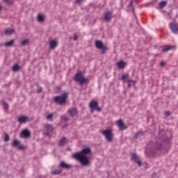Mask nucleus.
I'll list each match as a JSON object with an SVG mask.
<instances>
[{
    "mask_svg": "<svg viewBox=\"0 0 178 178\" xmlns=\"http://www.w3.org/2000/svg\"><path fill=\"white\" fill-rule=\"evenodd\" d=\"M72 158L79 161L83 166H90V165H91V162H90L88 157H87V156L81 155L80 153H74L72 154Z\"/></svg>",
    "mask_w": 178,
    "mask_h": 178,
    "instance_id": "obj_1",
    "label": "nucleus"
},
{
    "mask_svg": "<svg viewBox=\"0 0 178 178\" xmlns=\"http://www.w3.org/2000/svg\"><path fill=\"white\" fill-rule=\"evenodd\" d=\"M74 81L76 83H79L81 86H83V84H88V79L84 77L83 72H78L75 74L74 77Z\"/></svg>",
    "mask_w": 178,
    "mask_h": 178,
    "instance_id": "obj_2",
    "label": "nucleus"
},
{
    "mask_svg": "<svg viewBox=\"0 0 178 178\" xmlns=\"http://www.w3.org/2000/svg\"><path fill=\"white\" fill-rule=\"evenodd\" d=\"M69 95L67 92H64L60 96H56L54 97V102L58 104V105H66V101L67 100V97Z\"/></svg>",
    "mask_w": 178,
    "mask_h": 178,
    "instance_id": "obj_3",
    "label": "nucleus"
},
{
    "mask_svg": "<svg viewBox=\"0 0 178 178\" xmlns=\"http://www.w3.org/2000/svg\"><path fill=\"white\" fill-rule=\"evenodd\" d=\"M102 134L104 136L106 140L109 143H112V141H113V137H115V135H113V133L111 129L103 130Z\"/></svg>",
    "mask_w": 178,
    "mask_h": 178,
    "instance_id": "obj_4",
    "label": "nucleus"
},
{
    "mask_svg": "<svg viewBox=\"0 0 178 178\" xmlns=\"http://www.w3.org/2000/svg\"><path fill=\"white\" fill-rule=\"evenodd\" d=\"M89 108H90V112H94V109L95 111H97V112H101L102 109L99 107H98V102L92 101L89 104Z\"/></svg>",
    "mask_w": 178,
    "mask_h": 178,
    "instance_id": "obj_5",
    "label": "nucleus"
},
{
    "mask_svg": "<svg viewBox=\"0 0 178 178\" xmlns=\"http://www.w3.org/2000/svg\"><path fill=\"white\" fill-rule=\"evenodd\" d=\"M95 46L98 49H102V54H105V51H108V48L104 46V43L102 41L96 40Z\"/></svg>",
    "mask_w": 178,
    "mask_h": 178,
    "instance_id": "obj_6",
    "label": "nucleus"
},
{
    "mask_svg": "<svg viewBox=\"0 0 178 178\" xmlns=\"http://www.w3.org/2000/svg\"><path fill=\"white\" fill-rule=\"evenodd\" d=\"M116 124L119 130H121V131L126 130L128 127L127 125L124 124V122H123V120L122 119H120L118 121H116Z\"/></svg>",
    "mask_w": 178,
    "mask_h": 178,
    "instance_id": "obj_7",
    "label": "nucleus"
},
{
    "mask_svg": "<svg viewBox=\"0 0 178 178\" xmlns=\"http://www.w3.org/2000/svg\"><path fill=\"white\" fill-rule=\"evenodd\" d=\"M170 29L173 34H178V24L171 22L169 24Z\"/></svg>",
    "mask_w": 178,
    "mask_h": 178,
    "instance_id": "obj_8",
    "label": "nucleus"
},
{
    "mask_svg": "<svg viewBox=\"0 0 178 178\" xmlns=\"http://www.w3.org/2000/svg\"><path fill=\"white\" fill-rule=\"evenodd\" d=\"M131 159L134 162H136V163H138V166H141L143 165V163L140 161V157L136 153L131 154Z\"/></svg>",
    "mask_w": 178,
    "mask_h": 178,
    "instance_id": "obj_9",
    "label": "nucleus"
},
{
    "mask_svg": "<svg viewBox=\"0 0 178 178\" xmlns=\"http://www.w3.org/2000/svg\"><path fill=\"white\" fill-rule=\"evenodd\" d=\"M44 129L46 130L44 132V136H49L51 133H52L54 130V127L51 124H45Z\"/></svg>",
    "mask_w": 178,
    "mask_h": 178,
    "instance_id": "obj_10",
    "label": "nucleus"
},
{
    "mask_svg": "<svg viewBox=\"0 0 178 178\" xmlns=\"http://www.w3.org/2000/svg\"><path fill=\"white\" fill-rule=\"evenodd\" d=\"M121 79L123 81V83H127L129 86H130L131 83L134 84V81L129 80V74H123Z\"/></svg>",
    "mask_w": 178,
    "mask_h": 178,
    "instance_id": "obj_11",
    "label": "nucleus"
},
{
    "mask_svg": "<svg viewBox=\"0 0 178 178\" xmlns=\"http://www.w3.org/2000/svg\"><path fill=\"white\" fill-rule=\"evenodd\" d=\"M176 50V46L172 45V46H165L163 49H162V52H169V51H175Z\"/></svg>",
    "mask_w": 178,
    "mask_h": 178,
    "instance_id": "obj_12",
    "label": "nucleus"
},
{
    "mask_svg": "<svg viewBox=\"0 0 178 178\" xmlns=\"http://www.w3.org/2000/svg\"><path fill=\"white\" fill-rule=\"evenodd\" d=\"M91 152V149L90 147H86L85 149H83L81 152H76V154H80L81 155H88V154H90Z\"/></svg>",
    "mask_w": 178,
    "mask_h": 178,
    "instance_id": "obj_13",
    "label": "nucleus"
},
{
    "mask_svg": "<svg viewBox=\"0 0 178 178\" xmlns=\"http://www.w3.org/2000/svg\"><path fill=\"white\" fill-rule=\"evenodd\" d=\"M112 12L111 11H108L106 12L104 14V20H106V22H109L111 20V19H112Z\"/></svg>",
    "mask_w": 178,
    "mask_h": 178,
    "instance_id": "obj_14",
    "label": "nucleus"
},
{
    "mask_svg": "<svg viewBox=\"0 0 178 178\" xmlns=\"http://www.w3.org/2000/svg\"><path fill=\"white\" fill-rule=\"evenodd\" d=\"M29 117L25 115H22L18 118V122L19 123H21V124L26 123L27 122H29Z\"/></svg>",
    "mask_w": 178,
    "mask_h": 178,
    "instance_id": "obj_15",
    "label": "nucleus"
},
{
    "mask_svg": "<svg viewBox=\"0 0 178 178\" xmlns=\"http://www.w3.org/2000/svg\"><path fill=\"white\" fill-rule=\"evenodd\" d=\"M21 137H24L25 138H28V137H30V131L27 129H24L21 134Z\"/></svg>",
    "mask_w": 178,
    "mask_h": 178,
    "instance_id": "obj_16",
    "label": "nucleus"
},
{
    "mask_svg": "<svg viewBox=\"0 0 178 178\" xmlns=\"http://www.w3.org/2000/svg\"><path fill=\"white\" fill-rule=\"evenodd\" d=\"M68 113H70L71 116H76L78 113L77 108H70L68 110Z\"/></svg>",
    "mask_w": 178,
    "mask_h": 178,
    "instance_id": "obj_17",
    "label": "nucleus"
},
{
    "mask_svg": "<svg viewBox=\"0 0 178 178\" xmlns=\"http://www.w3.org/2000/svg\"><path fill=\"white\" fill-rule=\"evenodd\" d=\"M58 47V41L56 40H51L49 42V47L50 49H55Z\"/></svg>",
    "mask_w": 178,
    "mask_h": 178,
    "instance_id": "obj_18",
    "label": "nucleus"
},
{
    "mask_svg": "<svg viewBox=\"0 0 178 178\" xmlns=\"http://www.w3.org/2000/svg\"><path fill=\"white\" fill-rule=\"evenodd\" d=\"M60 167L63 169H70L72 168V165L65 163V161H62L60 163Z\"/></svg>",
    "mask_w": 178,
    "mask_h": 178,
    "instance_id": "obj_19",
    "label": "nucleus"
},
{
    "mask_svg": "<svg viewBox=\"0 0 178 178\" xmlns=\"http://www.w3.org/2000/svg\"><path fill=\"white\" fill-rule=\"evenodd\" d=\"M117 66L118 69H124V67H126V63H124V61H119L117 63Z\"/></svg>",
    "mask_w": 178,
    "mask_h": 178,
    "instance_id": "obj_20",
    "label": "nucleus"
},
{
    "mask_svg": "<svg viewBox=\"0 0 178 178\" xmlns=\"http://www.w3.org/2000/svg\"><path fill=\"white\" fill-rule=\"evenodd\" d=\"M13 44H15V40H11L10 42H6L4 44V47H6L7 48H9L10 47H13Z\"/></svg>",
    "mask_w": 178,
    "mask_h": 178,
    "instance_id": "obj_21",
    "label": "nucleus"
},
{
    "mask_svg": "<svg viewBox=\"0 0 178 178\" xmlns=\"http://www.w3.org/2000/svg\"><path fill=\"white\" fill-rule=\"evenodd\" d=\"M5 34H6V35H12V34H15V29H6L5 31Z\"/></svg>",
    "mask_w": 178,
    "mask_h": 178,
    "instance_id": "obj_22",
    "label": "nucleus"
},
{
    "mask_svg": "<svg viewBox=\"0 0 178 178\" xmlns=\"http://www.w3.org/2000/svg\"><path fill=\"white\" fill-rule=\"evenodd\" d=\"M67 138H63L60 140V145H61L62 147H63V145H66V144H67Z\"/></svg>",
    "mask_w": 178,
    "mask_h": 178,
    "instance_id": "obj_23",
    "label": "nucleus"
},
{
    "mask_svg": "<svg viewBox=\"0 0 178 178\" xmlns=\"http://www.w3.org/2000/svg\"><path fill=\"white\" fill-rule=\"evenodd\" d=\"M29 43H30V40L26 39V40H22V41L21 42V45H22V47H24V46H26V45H29Z\"/></svg>",
    "mask_w": 178,
    "mask_h": 178,
    "instance_id": "obj_24",
    "label": "nucleus"
},
{
    "mask_svg": "<svg viewBox=\"0 0 178 178\" xmlns=\"http://www.w3.org/2000/svg\"><path fill=\"white\" fill-rule=\"evenodd\" d=\"M162 148V145L161 143H156L154 144V150L159 151V149H161Z\"/></svg>",
    "mask_w": 178,
    "mask_h": 178,
    "instance_id": "obj_25",
    "label": "nucleus"
},
{
    "mask_svg": "<svg viewBox=\"0 0 178 178\" xmlns=\"http://www.w3.org/2000/svg\"><path fill=\"white\" fill-rule=\"evenodd\" d=\"M13 72H19V70H20V65H15L13 67Z\"/></svg>",
    "mask_w": 178,
    "mask_h": 178,
    "instance_id": "obj_26",
    "label": "nucleus"
},
{
    "mask_svg": "<svg viewBox=\"0 0 178 178\" xmlns=\"http://www.w3.org/2000/svg\"><path fill=\"white\" fill-rule=\"evenodd\" d=\"M159 6L161 9H163L166 6V1H161L159 3Z\"/></svg>",
    "mask_w": 178,
    "mask_h": 178,
    "instance_id": "obj_27",
    "label": "nucleus"
},
{
    "mask_svg": "<svg viewBox=\"0 0 178 178\" xmlns=\"http://www.w3.org/2000/svg\"><path fill=\"white\" fill-rule=\"evenodd\" d=\"M19 145H20V141L17 140H14L13 143V147H19Z\"/></svg>",
    "mask_w": 178,
    "mask_h": 178,
    "instance_id": "obj_28",
    "label": "nucleus"
},
{
    "mask_svg": "<svg viewBox=\"0 0 178 178\" xmlns=\"http://www.w3.org/2000/svg\"><path fill=\"white\" fill-rule=\"evenodd\" d=\"M52 175H54V176H56L58 175H60V173H62V170H56L54 171H52L51 172Z\"/></svg>",
    "mask_w": 178,
    "mask_h": 178,
    "instance_id": "obj_29",
    "label": "nucleus"
},
{
    "mask_svg": "<svg viewBox=\"0 0 178 178\" xmlns=\"http://www.w3.org/2000/svg\"><path fill=\"white\" fill-rule=\"evenodd\" d=\"M38 22H40V23L44 22V16L39 15L38 17Z\"/></svg>",
    "mask_w": 178,
    "mask_h": 178,
    "instance_id": "obj_30",
    "label": "nucleus"
},
{
    "mask_svg": "<svg viewBox=\"0 0 178 178\" xmlns=\"http://www.w3.org/2000/svg\"><path fill=\"white\" fill-rule=\"evenodd\" d=\"M52 118H54V114L52 113H50V114H48L46 119L47 120H51V119H52Z\"/></svg>",
    "mask_w": 178,
    "mask_h": 178,
    "instance_id": "obj_31",
    "label": "nucleus"
},
{
    "mask_svg": "<svg viewBox=\"0 0 178 178\" xmlns=\"http://www.w3.org/2000/svg\"><path fill=\"white\" fill-rule=\"evenodd\" d=\"M3 106L4 109H6V110L9 109V104H8V103L4 102L3 104Z\"/></svg>",
    "mask_w": 178,
    "mask_h": 178,
    "instance_id": "obj_32",
    "label": "nucleus"
},
{
    "mask_svg": "<svg viewBox=\"0 0 178 178\" xmlns=\"http://www.w3.org/2000/svg\"><path fill=\"white\" fill-rule=\"evenodd\" d=\"M61 120H65V122H67L69 120V118L66 115L61 116Z\"/></svg>",
    "mask_w": 178,
    "mask_h": 178,
    "instance_id": "obj_33",
    "label": "nucleus"
},
{
    "mask_svg": "<svg viewBox=\"0 0 178 178\" xmlns=\"http://www.w3.org/2000/svg\"><path fill=\"white\" fill-rule=\"evenodd\" d=\"M141 134H144L143 131H139L138 132H137L136 134V138H137V137H138V136H141Z\"/></svg>",
    "mask_w": 178,
    "mask_h": 178,
    "instance_id": "obj_34",
    "label": "nucleus"
},
{
    "mask_svg": "<svg viewBox=\"0 0 178 178\" xmlns=\"http://www.w3.org/2000/svg\"><path fill=\"white\" fill-rule=\"evenodd\" d=\"M72 40L74 41H77V40H79V36L76 33H74V38H72Z\"/></svg>",
    "mask_w": 178,
    "mask_h": 178,
    "instance_id": "obj_35",
    "label": "nucleus"
},
{
    "mask_svg": "<svg viewBox=\"0 0 178 178\" xmlns=\"http://www.w3.org/2000/svg\"><path fill=\"white\" fill-rule=\"evenodd\" d=\"M4 141H9V135L6 134L4 137Z\"/></svg>",
    "mask_w": 178,
    "mask_h": 178,
    "instance_id": "obj_36",
    "label": "nucleus"
},
{
    "mask_svg": "<svg viewBox=\"0 0 178 178\" xmlns=\"http://www.w3.org/2000/svg\"><path fill=\"white\" fill-rule=\"evenodd\" d=\"M76 2L78 5H81V3H83V0H76Z\"/></svg>",
    "mask_w": 178,
    "mask_h": 178,
    "instance_id": "obj_37",
    "label": "nucleus"
},
{
    "mask_svg": "<svg viewBox=\"0 0 178 178\" xmlns=\"http://www.w3.org/2000/svg\"><path fill=\"white\" fill-rule=\"evenodd\" d=\"M4 2H6V3H8L10 5V3H12L13 0H4Z\"/></svg>",
    "mask_w": 178,
    "mask_h": 178,
    "instance_id": "obj_38",
    "label": "nucleus"
},
{
    "mask_svg": "<svg viewBox=\"0 0 178 178\" xmlns=\"http://www.w3.org/2000/svg\"><path fill=\"white\" fill-rule=\"evenodd\" d=\"M42 91V88H39L37 90V93L40 94V92H41Z\"/></svg>",
    "mask_w": 178,
    "mask_h": 178,
    "instance_id": "obj_39",
    "label": "nucleus"
},
{
    "mask_svg": "<svg viewBox=\"0 0 178 178\" xmlns=\"http://www.w3.org/2000/svg\"><path fill=\"white\" fill-rule=\"evenodd\" d=\"M165 116L168 117L170 115V111H166L165 112Z\"/></svg>",
    "mask_w": 178,
    "mask_h": 178,
    "instance_id": "obj_40",
    "label": "nucleus"
},
{
    "mask_svg": "<svg viewBox=\"0 0 178 178\" xmlns=\"http://www.w3.org/2000/svg\"><path fill=\"white\" fill-rule=\"evenodd\" d=\"M19 149H23V148H24V146L23 145H20L18 147Z\"/></svg>",
    "mask_w": 178,
    "mask_h": 178,
    "instance_id": "obj_41",
    "label": "nucleus"
},
{
    "mask_svg": "<svg viewBox=\"0 0 178 178\" xmlns=\"http://www.w3.org/2000/svg\"><path fill=\"white\" fill-rule=\"evenodd\" d=\"M160 65H161V66H165V62H161V63H160Z\"/></svg>",
    "mask_w": 178,
    "mask_h": 178,
    "instance_id": "obj_42",
    "label": "nucleus"
},
{
    "mask_svg": "<svg viewBox=\"0 0 178 178\" xmlns=\"http://www.w3.org/2000/svg\"><path fill=\"white\" fill-rule=\"evenodd\" d=\"M130 5H133V1H131V2H130Z\"/></svg>",
    "mask_w": 178,
    "mask_h": 178,
    "instance_id": "obj_43",
    "label": "nucleus"
},
{
    "mask_svg": "<svg viewBox=\"0 0 178 178\" xmlns=\"http://www.w3.org/2000/svg\"><path fill=\"white\" fill-rule=\"evenodd\" d=\"M1 9H2V7L0 6V11H1Z\"/></svg>",
    "mask_w": 178,
    "mask_h": 178,
    "instance_id": "obj_44",
    "label": "nucleus"
}]
</instances>
